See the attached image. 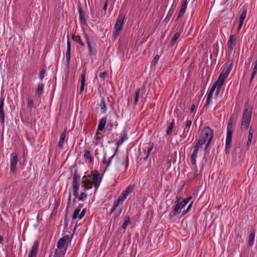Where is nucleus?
Instances as JSON below:
<instances>
[{"mask_svg": "<svg viewBox=\"0 0 257 257\" xmlns=\"http://www.w3.org/2000/svg\"><path fill=\"white\" fill-rule=\"evenodd\" d=\"M38 249V245L36 242H35L29 251L28 257H36Z\"/></svg>", "mask_w": 257, "mask_h": 257, "instance_id": "obj_18", "label": "nucleus"}, {"mask_svg": "<svg viewBox=\"0 0 257 257\" xmlns=\"http://www.w3.org/2000/svg\"><path fill=\"white\" fill-rule=\"evenodd\" d=\"M107 74V72L104 71L103 72L100 73L99 74V76L100 78H102L103 80H104L105 77H106Z\"/></svg>", "mask_w": 257, "mask_h": 257, "instance_id": "obj_53", "label": "nucleus"}, {"mask_svg": "<svg viewBox=\"0 0 257 257\" xmlns=\"http://www.w3.org/2000/svg\"><path fill=\"white\" fill-rule=\"evenodd\" d=\"M99 106H100L101 109L102 110L101 113H106V112L107 111V107H106V105L105 100H104V98H103L101 100V102L100 103Z\"/></svg>", "mask_w": 257, "mask_h": 257, "instance_id": "obj_31", "label": "nucleus"}, {"mask_svg": "<svg viewBox=\"0 0 257 257\" xmlns=\"http://www.w3.org/2000/svg\"><path fill=\"white\" fill-rule=\"evenodd\" d=\"M115 153H116V152H115V153L111 157H110L108 159V160L107 162V166H108L110 165V163H111L113 158L114 157Z\"/></svg>", "mask_w": 257, "mask_h": 257, "instance_id": "obj_56", "label": "nucleus"}, {"mask_svg": "<svg viewBox=\"0 0 257 257\" xmlns=\"http://www.w3.org/2000/svg\"><path fill=\"white\" fill-rule=\"evenodd\" d=\"M80 176L78 174L77 170L74 172L73 177L72 187L73 194L75 197L78 196V190L80 186Z\"/></svg>", "mask_w": 257, "mask_h": 257, "instance_id": "obj_5", "label": "nucleus"}, {"mask_svg": "<svg viewBox=\"0 0 257 257\" xmlns=\"http://www.w3.org/2000/svg\"><path fill=\"white\" fill-rule=\"evenodd\" d=\"M218 48L217 47H216V48L214 47V54L215 55V57H217V55H218Z\"/></svg>", "mask_w": 257, "mask_h": 257, "instance_id": "obj_60", "label": "nucleus"}, {"mask_svg": "<svg viewBox=\"0 0 257 257\" xmlns=\"http://www.w3.org/2000/svg\"><path fill=\"white\" fill-rule=\"evenodd\" d=\"M213 137V130L209 126H205L202 130L198 141L203 145L208 143L210 144Z\"/></svg>", "mask_w": 257, "mask_h": 257, "instance_id": "obj_1", "label": "nucleus"}, {"mask_svg": "<svg viewBox=\"0 0 257 257\" xmlns=\"http://www.w3.org/2000/svg\"><path fill=\"white\" fill-rule=\"evenodd\" d=\"M192 199L190 196L185 199H182L181 197H177V199L175 202V206L174 209H182Z\"/></svg>", "mask_w": 257, "mask_h": 257, "instance_id": "obj_6", "label": "nucleus"}, {"mask_svg": "<svg viewBox=\"0 0 257 257\" xmlns=\"http://www.w3.org/2000/svg\"><path fill=\"white\" fill-rule=\"evenodd\" d=\"M251 143V140H247V144H246L247 149H249V146H250Z\"/></svg>", "mask_w": 257, "mask_h": 257, "instance_id": "obj_64", "label": "nucleus"}, {"mask_svg": "<svg viewBox=\"0 0 257 257\" xmlns=\"http://www.w3.org/2000/svg\"><path fill=\"white\" fill-rule=\"evenodd\" d=\"M252 134H253V130L251 127L249 128V132H248V140H252Z\"/></svg>", "mask_w": 257, "mask_h": 257, "instance_id": "obj_50", "label": "nucleus"}, {"mask_svg": "<svg viewBox=\"0 0 257 257\" xmlns=\"http://www.w3.org/2000/svg\"><path fill=\"white\" fill-rule=\"evenodd\" d=\"M126 197L127 196L122 192L120 195L117 199V200L114 202V205L111 209H115L119 204H121L123 202Z\"/></svg>", "mask_w": 257, "mask_h": 257, "instance_id": "obj_16", "label": "nucleus"}, {"mask_svg": "<svg viewBox=\"0 0 257 257\" xmlns=\"http://www.w3.org/2000/svg\"><path fill=\"white\" fill-rule=\"evenodd\" d=\"M80 210H75L73 214L72 218L73 219H76L78 217L79 215L80 214Z\"/></svg>", "mask_w": 257, "mask_h": 257, "instance_id": "obj_49", "label": "nucleus"}, {"mask_svg": "<svg viewBox=\"0 0 257 257\" xmlns=\"http://www.w3.org/2000/svg\"><path fill=\"white\" fill-rule=\"evenodd\" d=\"M233 117H231L229 120L227 126V134L225 144V153L226 154L229 153L230 149L231 147L232 142V123Z\"/></svg>", "mask_w": 257, "mask_h": 257, "instance_id": "obj_2", "label": "nucleus"}, {"mask_svg": "<svg viewBox=\"0 0 257 257\" xmlns=\"http://www.w3.org/2000/svg\"><path fill=\"white\" fill-rule=\"evenodd\" d=\"M197 153L193 152L190 156L191 162V164L193 165H196V159L197 158Z\"/></svg>", "mask_w": 257, "mask_h": 257, "instance_id": "obj_38", "label": "nucleus"}, {"mask_svg": "<svg viewBox=\"0 0 257 257\" xmlns=\"http://www.w3.org/2000/svg\"><path fill=\"white\" fill-rule=\"evenodd\" d=\"M66 135V128H65L61 134L58 146L59 148L62 149L63 147V144Z\"/></svg>", "mask_w": 257, "mask_h": 257, "instance_id": "obj_20", "label": "nucleus"}, {"mask_svg": "<svg viewBox=\"0 0 257 257\" xmlns=\"http://www.w3.org/2000/svg\"><path fill=\"white\" fill-rule=\"evenodd\" d=\"M181 210H172L169 214L170 218H173L175 216L181 217L186 214L188 212L189 210H183L182 212H181Z\"/></svg>", "mask_w": 257, "mask_h": 257, "instance_id": "obj_13", "label": "nucleus"}, {"mask_svg": "<svg viewBox=\"0 0 257 257\" xmlns=\"http://www.w3.org/2000/svg\"><path fill=\"white\" fill-rule=\"evenodd\" d=\"M18 161V158L17 155L13 156L11 161L10 170L12 172H15L16 169V164Z\"/></svg>", "mask_w": 257, "mask_h": 257, "instance_id": "obj_19", "label": "nucleus"}, {"mask_svg": "<svg viewBox=\"0 0 257 257\" xmlns=\"http://www.w3.org/2000/svg\"><path fill=\"white\" fill-rule=\"evenodd\" d=\"M140 91V88H137L136 90V91L135 92V100H134V103L135 105H136L138 102Z\"/></svg>", "mask_w": 257, "mask_h": 257, "instance_id": "obj_43", "label": "nucleus"}, {"mask_svg": "<svg viewBox=\"0 0 257 257\" xmlns=\"http://www.w3.org/2000/svg\"><path fill=\"white\" fill-rule=\"evenodd\" d=\"M72 40L78 43L79 45H80L81 46H84V43L82 42V41L81 39V37L79 35H75L74 34H72L71 36Z\"/></svg>", "mask_w": 257, "mask_h": 257, "instance_id": "obj_23", "label": "nucleus"}, {"mask_svg": "<svg viewBox=\"0 0 257 257\" xmlns=\"http://www.w3.org/2000/svg\"><path fill=\"white\" fill-rule=\"evenodd\" d=\"M225 81V79L221 77L220 76H219L217 81L215 82L214 83H216L217 86L219 87H221L222 85H223L224 82Z\"/></svg>", "mask_w": 257, "mask_h": 257, "instance_id": "obj_37", "label": "nucleus"}, {"mask_svg": "<svg viewBox=\"0 0 257 257\" xmlns=\"http://www.w3.org/2000/svg\"><path fill=\"white\" fill-rule=\"evenodd\" d=\"M209 155V152L204 153V157H203V160L207 162L208 158Z\"/></svg>", "mask_w": 257, "mask_h": 257, "instance_id": "obj_58", "label": "nucleus"}, {"mask_svg": "<svg viewBox=\"0 0 257 257\" xmlns=\"http://www.w3.org/2000/svg\"><path fill=\"white\" fill-rule=\"evenodd\" d=\"M247 13V8L244 6L241 8V14L240 15L239 18L238 22H241V23H243V21L245 19Z\"/></svg>", "mask_w": 257, "mask_h": 257, "instance_id": "obj_22", "label": "nucleus"}, {"mask_svg": "<svg viewBox=\"0 0 257 257\" xmlns=\"http://www.w3.org/2000/svg\"><path fill=\"white\" fill-rule=\"evenodd\" d=\"M86 212V210H82V211L79 215L78 218L79 219H81L84 215Z\"/></svg>", "mask_w": 257, "mask_h": 257, "instance_id": "obj_57", "label": "nucleus"}, {"mask_svg": "<svg viewBox=\"0 0 257 257\" xmlns=\"http://www.w3.org/2000/svg\"><path fill=\"white\" fill-rule=\"evenodd\" d=\"M83 184L82 186L85 188L86 190H89L92 187L93 183L90 180H87L82 183Z\"/></svg>", "mask_w": 257, "mask_h": 257, "instance_id": "obj_28", "label": "nucleus"}, {"mask_svg": "<svg viewBox=\"0 0 257 257\" xmlns=\"http://www.w3.org/2000/svg\"><path fill=\"white\" fill-rule=\"evenodd\" d=\"M44 90V85L42 83H39L38 85L37 89L36 91V94L39 96H40L42 94Z\"/></svg>", "mask_w": 257, "mask_h": 257, "instance_id": "obj_33", "label": "nucleus"}, {"mask_svg": "<svg viewBox=\"0 0 257 257\" xmlns=\"http://www.w3.org/2000/svg\"><path fill=\"white\" fill-rule=\"evenodd\" d=\"M159 58H160V56L158 54H157L155 56L154 59L153 60V62H154L155 65H156L158 63V60H159Z\"/></svg>", "mask_w": 257, "mask_h": 257, "instance_id": "obj_55", "label": "nucleus"}, {"mask_svg": "<svg viewBox=\"0 0 257 257\" xmlns=\"http://www.w3.org/2000/svg\"><path fill=\"white\" fill-rule=\"evenodd\" d=\"M255 237V231L254 229H252L250 230V233L248 237V245L252 246L253 245Z\"/></svg>", "mask_w": 257, "mask_h": 257, "instance_id": "obj_21", "label": "nucleus"}, {"mask_svg": "<svg viewBox=\"0 0 257 257\" xmlns=\"http://www.w3.org/2000/svg\"><path fill=\"white\" fill-rule=\"evenodd\" d=\"M252 109L249 108L247 104H245L243 112L241 128L244 127L246 129L248 128L251 117Z\"/></svg>", "mask_w": 257, "mask_h": 257, "instance_id": "obj_3", "label": "nucleus"}, {"mask_svg": "<svg viewBox=\"0 0 257 257\" xmlns=\"http://www.w3.org/2000/svg\"><path fill=\"white\" fill-rule=\"evenodd\" d=\"M84 36L86 39V43L89 50V54L91 56H95L97 53V51L95 49L92 48L90 41L89 36L84 32Z\"/></svg>", "mask_w": 257, "mask_h": 257, "instance_id": "obj_11", "label": "nucleus"}, {"mask_svg": "<svg viewBox=\"0 0 257 257\" xmlns=\"http://www.w3.org/2000/svg\"><path fill=\"white\" fill-rule=\"evenodd\" d=\"M86 197L87 194L84 192H82L80 194V196H79L78 199L79 200L84 201L86 199Z\"/></svg>", "mask_w": 257, "mask_h": 257, "instance_id": "obj_47", "label": "nucleus"}, {"mask_svg": "<svg viewBox=\"0 0 257 257\" xmlns=\"http://www.w3.org/2000/svg\"><path fill=\"white\" fill-rule=\"evenodd\" d=\"M4 97H1L0 98V119L1 120V124L4 125L5 120V112L4 111Z\"/></svg>", "mask_w": 257, "mask_h": 257, "instance_id": "obj_14", "label": "nucleus"}, {"mask_svg": "<svg viewBox=\"0 0 257 257\" xmlns=\"http://www.w3.org/2000/svg\"><path fill=\"white\" fill-rule=\"evenodd\" d=\"M120 139H122V140L124 141L127 140V139H128L127 133L126 131H124L123 132V134H122V136Z\"/></svg>", "mask_w": 257, "mask_h": 257, "instance_id": "obj_48", "label": "nucleus"}, {"mask_svg": "<svg viewBox=\"0 0 257 257\" xmlns=\"http://www.w3.org/2000/svg\"><path fill=\"white\" fill-rule=\"evenodd\" d=\"M174 13V12L171 11L169 10L168 14L165 19L164 20V22L167 23L170 20L171 18L172 17L173 14Z\"/></svg>", "mask_w": 257, "mask_h": 257, "instance_id": "obj_40", "label": "nucleus"}, {"mask_svg": "<svg viewBox=\"0 0 257 257\" xmlns=\"http://www.w3.org/2000/svg\"><path fill=\"white\" fill-rule=\"evenodd\" d=\"M123 164L125 165V170H126L129 165V160L127 152L124 154V161Z\"/></svg>", "mask_w": 257, "mask_h": 257, "instance_id": "obj_36", "label": "nucleus"}, {"mask_svg": "<svg viewBox=\"0 0 257 257\" xmlns=\"http://www.w3.org/2000/svg\"><path fill=\"white\" fill-rule=\"evenodd\" d=\"M227 43H228L227 49H228V54L229 55L232 53V50L236 44V38L234 35H231L229 36V40L228 41Z\"/></svg>", "mask_w": 257, "mask_h": 257, "instance_id": "obj_9", "label": "nucleus"}, {"mask_svg": "<svg viewBox=\"0 0 257 257\" xmlns=\"http://www.w3.org/2000/svg\"><path fill=\"white\" fill-rule=\"evenodd\" d=\"M131 223V220L130 218L128 217L126 218L123 224H122V228L124 229H125L127 226V225Z\"/></svg>", "mask_w": 257, "mask_h": 257, "instance_id": "obj_42", "label": "nucleus"}, {"mask_svg": "<svg viewBox=\"0 0 257 257\" xmlns=\"http://www.w3.org/2000/svg\"><path fill=\"white\" fill-rule=\"evenodd\" d=\"M231 70V69L226 67L223 69L219 76L225 80L230 73Z\"/></svg>", "mask_w": 257, "mask_h": 257, "instance_id": "obj_24", "label": "nucleus"}, {"mask_svg": "<svg viewBox=\"0 0 257 257\" xmlns=\"http://www.w3.org/2000/svg\"><path fill=\"white\" fill-rule=\"evenodd\" d=\"M134 188V185H130L126 188L125 190L123 191L122 192L127 196L128 194L133 192Z\"/></svg>", "mask_w": 257, "mask_h": 257, "instance_id": "obj_35", "label": "nucleus"}, {"mask_svg": "<svg viewBox=\"0 0 257 257\" xmlns=\"http://www.w3.org/2000/svg\"><path fill=\"white\" fill-rule=\"evenodd\" d=\"M213 93L211 92H209L207 95V99L205 102V104L204 106V107H208L210 103V99L212 96Z\"/></svg>", "mask_w": 257, "mask_h": 257, "instance_id": "obj_39", "label": "nucleus"}, {"mask_svg": "<svg viewBox=\"0 0 257 257\" xmlns=\"http://www.w3.org/2000/svg\"><path fill=\"white\" fill-rule=\"evenodd\" d=\"M180 33L179 32H176L175 33L173 38L172 39V40L171 41V42H170V47H173L175 45V43L176 42V41L177 40V39L180 37Z\"/></svg>", "mask_w": 257, "mask_h": 257, "instance_id": "obj_27", "label": "nucleus"}, {"mask_svg": "<svg viewBox=\"0 0 257 257\" xmlns=\"http://www.w3.org/2000/svg\"><path fill=\"white\" fill-rule=\"evenodd\" d=\"M124 18L125 15L122 13H120L115 23L114 26V31L113 33V36L115 39L119 35V33L122 30Z\"/></svg>", "mask_w": 257, "mask_h": 257, "instance_id": "obj_4", "label": "nucleus"}, {"mask_svg": "<svg viewBox=\"0 0 257 257\" xmlns=\"http://www.w3.org/2000/svg\"><path fill=\"white\" fill-rule=\"evenodd\" d=\"M83 157L84 158L88 159L90 163H91L93 161V159L91 155V153H90V151L88 150L85 151V152L83 154Z\"/></svg>", "mask_w": 257, "mask_h": 257, "instance_id": "obj_34", "label": "nucleus"}, {"mask_svg": "<svg viewBox=\"0 0 257 257\" xmlns=\"http://www.w3.org/2000/svg\"><path fill=\"white\" fill-rule=\"evenodd\" d=\"M186 8H187V5L182 3L181 9L178 14V16H177L176 21H177L180 18H181L184 14V13L186 12Z\"/></svg>", "mask_w": 257, "mask_h": 257, "instance_id": "obj_25", "label": "nucleus"}, {"mask_svg": "<svg viewBox=\"0 0 257 257\" xmlns=\"http://www.w3.org/2000/svg\"><path fill=\"white\" fill-rule=\"evenodd\" d=\"M90 177L93 180V184L94 187L97 189L101 183V178H100V174L97 170L92 171L91 172Z\"/></svg>", "mask_w": 257, "mask_h": 257, "instance_id": "obj_7", "label": "nucleus"}, {"mask_svg": "<svg viewBox=\"0 0 257 257\" xmlns=\"http://www.w3.org/2000/svg\"><path fill=\"white\" fill-rule=\"evenodd\" d=\"M220 89H221V87L219 88L218 86L217 87L216 90V92H215V96H217L218 95V94H219V92L220 91Z\"/></svg>", "mask_w": 257, "mask_h": 257, "instance_id": "obj_62", "label": "nucleus"}, {"mask_svg": "<svg viewBox=\"0 0 257 257\" xmlns=\"http://www.w3.org/2000/svg\"><path fill=\"white\" fill-rule=\"evenodd\" d=\"M66 60L67 64L69 65L71 60V43L69 39L68 33L67 34V50L66 53Z\"/></svg>", "mask_w": 257, "mask_h": 257, "instance_id": "obj_12", "label": "nucleus"}, {"mask_svg": "<svg viewBox=\"0 0 257 257\" xmlns=\"http://www.w3.org/2000/svg\"><path fill=\"white\" fill-rule=\"evenodd\" d=\"M230 55L228 54V57L225 64L227 68L232 69L234 61L233 59L230 57Z\"/></svg>", "mask_w": 257, "mask_h": 257, "instance_id": "obj_29", "label": "nucleus"}, {"mask_svg": "<svg viewBox=\"0 0 257 257\" xmlns=\"http://www.w3.org/2000/svg\"><path fill=\"white\" fill-rule=\"evenodd\" d=\"M153 148L154 144L152 143H150L149 146L146 147L145 149L144 150V153L146 155L145 157L144 158V161H146L148 159Z\"/></svg>", "mask_w": 257, "mask_h": 257, "instance_id": "obj_17", "label": "nucleus"}, {"mask_svg": "<svg viewBox=\"0 0 257 257\" xmlns=\"http://www.w3.org/2000/svg\"><path fill=\"white\" fill-rule=\"evenodd\" d=\"M45 73L46 69L45 68L42 69L39 74V79L41 80H42L43 79Z\"/></svg>", "mask_w": 257, "mask_h": 257, "instance_id": "obj_45", "label": "nucleus"}, {"mask_svg": "<svg viewBox=\"0 0 257 257\" xmlns=\"http://www.w3.org/2000/svg\"><path fill=\"white\" fill-rule=\"evenodd\" d=\"M192 124V121L191 120H188L185 124L186 128H190Z\"/></svg>", "mask_w": 257, "mask_h": 257, "instance_id": "obj_52", "label": "nucleus"}, {"mask_svg": "<svg viewBox=\"0 0 257 257\" xmlns=\"http://www.w3.org/2000/svg\"><path fill=\"white\" fill-rule=\"evenodd\" d=\"M210 144H208V143L205 144V147L204 148V153L209 152V146Z\"/></svg>", "mask_w": 257, "mask_h": 257, "instance_id": "obj_59", "label": "nucleus"}, {"mask_svg": "<svg viewBox=\"0 0 257 257\" xmlns=\"http://www.w3.org/2000/svg\"><path fill=\"white\" fill-rule=\"evenodd\" d=\"M191 131L190 128H185L183 133L182 135L181 136L182 138H186L188 134H191Z\"/></svg>", "mask_w": 257, "mask_h": 257, "instance_id": "obj_44", "label": "nucleus"}, {"mask_svg": "<svg viewBox=\"0 0 257 257\" xmlns=\"http://www.w3.org/2000/svg\"><path fill=\"white\" fill-rule=\"evenodd\" d=\"M106 118L105 117H102L100 119L99 123L98 124V130L102 131L104 129L105 125L106 124Z\"/></svg>", "mask_w": 257, "mask_h": 257, "instance_id": "obj_26", "label": "nucleus"}, {"mask_svg": "<svg viewBox=\"0 0 257 257\" xmlns=\"http://www.w3.org/2000/svg\"><path fill=\"white\" fill-rule=\"evenodd\" d=\"M86 73V68H83V72L81 74V85L80 88V93H82L84 89L85 76Z\"/></svg>", "mask_w": 257, "mask_h": 257, "instance_id": "obj_15", "label": "nucleus"}, {"mask_svg": "<svg viewBox=\"0 0 257 257\" xmlns=\"http://www.w3.org/2000/svg\"><path fill=\"white\" fill-rule=\"evenodd\" d=\"M256 73H257V71H255L254 70H252V72L251 73V76H250V81H249L250 84L251 83L253 79V78L254 77V76L255 75Z\"/></svg>", "mask_w": 257, "mask_h": 257, "instance_id": "obj_51", "label": "nucleus"}, {"mask_svg": "<svg viewBox=\"0 0 257 257\" xmlns=\"http://www.w3.org/2000/svg\"><path fill=\"white\" fill-rule=\"evenodd\" d=\"M78 11L79 14V20L81 24L84 25H87V21L85 18V13L82 8V5L80 3H78L77 4Z\"/></svg>", "mask_w": 257, "mask_h": 257, "instance_id": "obj_8", "label": "nucleus"}, {"mask_svg": "<svg viewBox=\"0 0 257 257\" xmlns=\"http://www.w3.org/2000/svg\"><path fill=\"white\" fill-rule=\"evenodd\" d=\"M65 254V250H59V249H56L53 257H64ZM51 257V255L49 256Z\"/></svg>", "mask_w": 257, "mask_h": 257, "instance_id": "obj_30", "label": "nucleus"}, {"mask_svg": "<svg viewBox=\"0 0 257 257\" xmlns=\"http://www.w3.org/2000/svg\"><path fill=\"white\" fill-rule=\"evenodd\" d=\"M203 145L202 144H201L200 142L197 141L196 144L194 146L193 152L197 153L198 152L199 148H202Z\"/></svg>", "mask_w": 257, "mask_h": 257, "instance_id": "obj_41", "label": "nucleus"}, {"mask_svg": "<svg viewBox=\"0 0 257 257\" xmlns=\"http://www.w3.org/2000/svg\"><path fill=\"white\" fill-rule=\"evenodd\" d=\"M217 84L216 83H213L211 88H210V89L209 90V92H211L212 93H213L214 91H215V88H217Z\"/></svg>", "mask_w": 257, "mask_h": 257, "instance_id": "obj_54", "label": "nucleus"}, {"mask_svg": "<svg viewBox=\"0 0 257 257\" xmlns=\"http://www.w3.org/2000/svg\"><path fill=\"white\" fill-rule=\"evenodd\" d=\"M234 146H235V147L236 148H239L240 146H241V142L240 141H239V142H235V144H234Z\"/></svg>", "mask_w": 257, "mask_h": 257, "instance_id": "obj_61", "label": "nucleus"}, {"mask_svg": "<svg viewBox=\"0 0 257 257\" xmlns=\"http://www.w3.org/2000/svg\"><path fill=\"white\" fill-rule=\"evenodd\" d=\"M34 106L33 100L31 98L28 97V107L29 108H32Z\"/></svg>", "mask_w": 257, "mask_h": 257, "instance_id": "obj_46", "label": "nucleus"}, {"mask_svg": "<svg viewBox=\"0 0 257 257\" xmlns=\"http://www.w3.org/2000/svg\"><path fill=\"white\" fill-rule=\"evenodd\" d=\"M175 125V121L174 120H172V122L170 123L169 125L168 126L166 134L167 135L170 136L172 134L173 128Z\"/></svg>", "mask_w": 257, "mask_h": 257, "instance_id": "obj_32", "label": "nucleus"}, {"mask_svg": "<svg viewBox=\"0 0 257 257\" xmlns=\"http://www.w3.org/2000/svg\"><path fill=\"white\" fill-rule=\"evenodd\" d=\"M107 2H108V1H106L105 2V4L103 6V10L104 11H106V9H107Z\"/></svg>", "mask_w": 257, "mask_h": 257, "instance_id": "obj_63", "label": "nucleus"}, {"mask_svg": "<svg viewBox=\"0 0 257 257\" xmlns=\"http://www.w3.org/2000/svg\"><path fill=\"white\" fill-rule=\"evenodd\" d=\"M68 238V236H64L59 239L57 242V248L56 249H59V250H62L64 249L66 253V248L65 247V244Z\"/></svg>", "mask_w": 257, "mask_h": 257, "instance_id": "obj_10", "label": "nucleus"}]
</instances>
